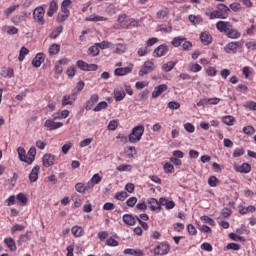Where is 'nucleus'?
<instances>
[{
  "label": "nucleus",
  "mask_w": 256,
  "mask_h": 256,
  "mask_svg": "<svg viewBox=\"0 0 256 256\" xmlns=\"http://www.w3.org/2000/svg\"><path fill=\"white\" fill-rule=\"evenodd\" d=\"M44 127H47L49 131H55V129H60V127H63L62 122H55L54 119H48L44 123Z\"/></svg>",
  "instance_id": "11"
},
{
  "label": "nucleus",
  "mask_w": 256,
  "mask_h": 256,
  "mask_svg": "<svg viewBox=\"0 0 256 256\" xmlns=\"http://www.w3.org/2000/svg\"><path fill=\"white\" fill-rule=\"evenodd\" d=\"M54 120L57 119H67L69 117V110H63L61 112H56L52 115Z\"/></svg>",
  "instance_id": "29"
},
{
  "label": "nucleus",
  "mask_w": 256,
  "mask_h": 256,
  "mask_svg": "<svg viewBox=\"0 0 256 256\" xmlns=\"http://www.w3.org/2000/svg\"><path fill=\"white\" fill-rule=\"evenodd\" d=\"M171 251V246L165 242H161L154 249V255H167Z\"/></svg>",
  "instance_id": "5"
},
{
  "label": "nucleus",
  "mask_w": 256,
  "mask_h": 256,
  "mask_svg": "<svg viewBox=\"0 0 256 256\" xmlns=\"http://www.w3.org/2000/svg\"><path fill=\"white\" fill-rule=\"evenodd\" d=\"M232 26H233V24H231V22H227V21H218L216 23L217 31H219L220 33H225V35H227V33L229 32V30L231 29Z\"/></svg>",
  "instance_id": "7"
},
{
  "label": "nucleus",
  "mask_w": 256,
  "mask_h": 256,
  "mask_svg": "<svg viewBox=\"0 0 256 256\" xmlns=\"http://www.w3.org/2000/svg\"><path fill=\"white\" fill-rule=\"evenodd\" d=\"M77 99V92H73L71 95H64L62 98L63 107H67V105H73Z\"/></svg>",
  "instance_id": "12"
},
{
  "label": "nucleus",
  "mask_w": 256,
  "mask_h": 256,
  "mask_svg": "<svg viewBox=\"0 0 256 256\" xmlns=\"http://www.w3.org/2000/svg\"><path fill=\"white\" fill-rule=\"evenodd\" d=\"M97 101H99V95L94 94L90 97V99L86 102V106L85 109L87 111H91V107H93V105H95V103H97Z\"/></svg>",
  "instance_id": "23"
},
{
  "label": "nucleus",
  "mask_w": 256,
  "mask_h": 256,
  "mask_svg": "<svg viewBox=\"0 0 256 256\" xmlns=\"http://www.w3.org/2000/svg\"><path fill=\"white\" fill-rule=\"evenodd\" d=\"M17 153H18V157H19L20 161L27 163L28 156H27V151H25V148L18 147Z\"/></svg>",
  "instance_id": "28"
},
{
  "label": "nucleus",
  "mask_w": 256,
  "mask_h": 256,
  "mask_svg": "<svg viewBox=\"0 0 256 256\" xmlns=\"http://www.w3.org/2000/svg\"><path fill=\"white\" fill-rule=\"evenodd\" d=\"M88 55H91L92 57H97V55H99V46L97 44L91 46L88 49Z\"/></svg>",
  "instance_id": "38"
},
{
  "label": "nucleus",
  "mask_w": 256,
  "mask_h": 256,
  "mask_svg": "<svg viewBox=\"0 0 256 256\" xmlns=\"http://www.w3.org/2000/svg\"><path fill=\"white\" fill-rule=\"evenodd\" d=\"M217 183H219V180L215 176H211L208 179V185H210V187H217Z\"/></svg>",
  "instance_id": "61"
},
{
  "label": "nucleus",
  "mask_w": 256,
  "mask_h": 256,
  "mask_svg": "<svg viewBox=\"0 0 256 256\" xmlns=\"http://www.w3.org/2000/svg\"><path fill=\"white\" fill-rule=\"evenodd\" d=\"M125 95V90L123 89L114 90V97L116 101H123V99H125Z\"/></svg>",
  "instance_id": "31"
},
{
  "label": "nucleus",
  "mask_w": 256,
  "mask_h": 256,
  "mask_svg": "<svg viewBox=\"0 0 256 256\" xmlns=\"http://www.w3.org/2000/svg\"><path fill=\"white\" fill-rule=\"evenodd\" d=\"M72 235L74 237H83V228L80 226H73L72 229Z\"/></svg>",
  "instance_id": "34"
},
{
  "label": "nucleus",
  "mask_w": 256,
  "mask_h": 256,
  "mask_svg": "<svg viewBox=\"0 0 256 256\" xmlns=\"http://www.w3.org/2000/svg\"><path fill=\"white\" fill-rule=\"evenodd\" d=\"M19 7H20L19 4L10 6L8 9L4 11V15H6V17H9V15H11L14 11H17Z\"/></svg>",
  "instance_id": "47"
},
{
  "label": "nucleus",
  "mask_w": 256,
  "mask_h": 256,
  "mask_svg": "<svg viewBox=\"0 0 256 256\" xmlns=\"http://www.w3.org/2000/svg\"><path fill=\"white\" fill-rule=\"evenodd\" d=\"M135 219H137V216L135 217L132 214H124L122 217L123 223L129 227H133V225H135Z\"/></svg>",
  "instance_id": "16"
},
{
  "label": "nucleus",
  "mask_w": 256,
  "mask_h": 256,
  "mask_svg": "<svg viewBox=\"0 0 256 256\" xmlns=\"http://www.w3.org/2000/svg\"><path fill=\"white\" fill-rule=\"evenodd\" d=\"M127 73H131V68L124 67V68H116L114 74L117 77H123V75H127Z\"/></svg>",
  "instance_id": "27"
},
{
  "label": "nucleus",
  "mask_w": 256,
  "mask_h": 256,
  "mask_svg": "<svg viewBox=\"0 0 256 256\" xmlns=\"http://www.w3.org/2000/svg\"><path fill=\"white\" fill-rule=\"evenodd\" d=\"M169 53V46L161 44L154 50V57H165Z\"/></svg>",
  "instance_id": "10"
},
{
  "label": "nucleus",
  "mask_w": 256,
  "mask_h": 256,
  "mask_svg": "<svg viewBox=\"0 0 256 256\" xmlns=\"http://www.w3.org/2000/svg\"><path fill=\"white\" fill-rule=\"evenodd\" d=\"M201 221H203V223H209L212 227H215V220L209 216H202Z\"/></svg>",
  "instance_id": "56"
},
{
  "label": "nucleus",
  "mask_w": 256,
  "mask_h": 256,
  "mask_svg": "<svg viewBox=\"0 0 256 256\" xmlns=\"http://www.w3.org/2000/svg\"><path fill=\"white\" fill-rule=\"evenodd\" d=\"M128 197L129 194H127V192L125 191L117 192L114 196V198L117 199L118 201H125V199H127Z\"/></svg>",
  "instance_id": "42"
},
{
  "label": "nucleus",
  "mask_w": 256,
  "mask_h": 256,
  "mask_svg": "<svg viewBox=\"0 0 256 256\" xmlns=\"http://www.w3.org/2000/svg\"><path fill=\"white\" fill-rule=\"evenodd\" d=\"M163 169L165 173H173V171H175V166L169 162H166L163 166Z\"/></svg>",
  "instance_id": "50"
},
{
  "label": "nucleus",
  "mask_w": 256,
  "mask_h": 256,
  "mask_svg": "<svg viewBox=\"0 0 256 256\" xmlns=\"http://www.w3.org/2000/svg\"><path fill=\"white\" fill-rule=\"evenodd\" d=\"M176 63L173 61H169L162 65V71H165V73H169V71H173Z\"/></svg>",
  "instance_id": "33"
},
{
  "label": "nucleus",
  "mask_w": 256,
  "mask_h": 256,
  "mask_svg": "<svg viewBox=\"0 0 256 256\" xmlns=\"http://www.w3.org/2000/svg\"><path fill=\"white\" fill-rule=\"evenodd\" d=\"M222 122L225 124V125H228V126H231V125H234L235 123V118L231 115H227V116H224L222 118Z\"/></svg>",
  "instance_id": "41"
},
{
  "label": "nucleus",
  "mask_w": 256,
  "mask_h": 256,
  "mask_svg": "<svg viewBox=\"0 0 256 256\" xmlns=\"http://www.w3.org/2000/svg\"><path fill=\"white\" fill-rule=\"evenodd\" d=\"M158 31H162L163 33H171L173 31V26L167 24L158 25Z\"/></svg>",
  "instance_id": "36"
},
{
  "label": "nucleus",
  "mask_w": 256,
  "mask_h": 256,
  "mask_svg": "<svg viewBox=\"0 0 256 256\" xmlns=\"http://www.w3.org/2000/svg\"><path fill=\"white\" fill-rule=\"evenodd\" d=\"M156 19L159 21H165V19H169V8L165 7L157 11Z\"/></svg>",
  "instance_id": "15"
},
{
  "label": "nucleus",
  "mask_w": 256,
  "mask_h": 256,
  "mask_svg": "<svg viewBox=\"0 0 256 256\" xmlns=\"http://www.w3.org/2000/svg\"><path fill=\"white\" fill-rule=\"evenodd\" d=\"M67 19H69V14L63 12L59 13L57 16L58 23H63L64 21H67Z\"/></svg>",
  "instance_id": "52"
},
{
  "label": "nucleus",
  "mask_w": 256,
  "mask_h": 256,
  "mask_svg": "<svg viewBox=\"0 0 256 256\" xmlns=\"http://www.w3.org/2000/svg\"><path fill=\"white\" fill-rule=\"evenodd\" d=\"M235 171H237V173H250L251 165H249V163H243L241 166H235Z\"/></svg>",
  "instance_id": "25"
},
{
  "label": "nucleus",
  "mask_w": 256,
  "mask_h": 256,
  "mask_svg": "<svg viewBox=\"0 0 256 256\" xmlns=\"http://www.w3.org/2000/svg\"><path fill=\"white\" fill-rule=\"evenodd\" d=\"M4 243L11 251H17V245L15 244V240L13 238H5Z\"/></svg>",
  "instance_id": "26"
},
{
  "label": "nucleus",
  "mask_w": 256,
  "mask_h": 256,
  "mask_svg": "<svg viewBox=\"0 0 256 256\" xmlns=\"http://www.w3.org/2000/svg\"><path fill=\"white\" fill-rule=\"evenodd\" d=\"M61 51V46L59 44H52L49 47L50 55H57Z\"/></svg>",
  "instance_id": "37"
},
{
  "label": "nucleus",
  "mask_w": 256,
  "mask_h": 256,
  "mask_svg": "<svg viewBox=\"0 0 256 256\" xmlns=\"http://www.w3.org/2000/svg\"><path fill=\"white\" fill-rule=\"evenodd\" d=\"M165 207L166 209H174L175 203L172 200H168L167 198H160V206Z\"/></svg>",
  "instance_id": "24"
},
{
  "label": "nucleus",
  "mask_w": 256,
  "mask_h": 256,
  "mask_svg": "<svg viewBox=\"0 0 256 256\" xmlns=\"http://www.w3.org/2000/svg\"><path fill=\"white\" fill-rule=\"evenodd\" d=\"M2 75L4 77L11 78V77H14L15 72L13 71V68H8V69L2 71Z\"/></svg>",
  "instance_id": "55"
},
{
  "label": "nucleus",
  "mask_w": 256,
  "mask_h": 256,
  "mask_svg": "<svg viewBox=\"0 0 256 256\" xmlns=\"http://www.w3.org/2000/svg\"><path fill=\"white\" fill-rule=\"evenodd\" d=\"M183 41H186V38L181 36L175 37L172 40V45L173 47H181V45L183 44Z\"/></svg>",
  "instance_id": "39"
},
{
  "label": "nucleus",
  "mask_w": 256,
  "mask_h": 256,
  "mask_svg": "<svg viewBox=\"0 0 256 256\" xmlns=\"http://www.w3.org/2000/svg\"><path fill=\"white\" fill-rule=\"evenodd\" d=\"M92 185H99L100 181H103V177H101L99 174H94L92 178L89 180Z\"/></svg>",
  "instance_id": "45"
},
{
  "label": "nucleus",
  "mask_w": 256,
  "mask_h": 256,
  "mask_svg": "<svg viewBox=\"0 0 256 256\" xmlns=\"http://www.w3.org/2000/svg\"><path fill=\"white\" fill-rule=\"evenodd\" d=\"M16 199L17 201H20V203H22V205H27V196H25V194L23 193H19L16 195Z\"/></svg>",
  "instance_id": "51"
},
{
  "label": "nucleus",
  "mask_w": 256,
  "mask_h": 256,
  "mask_svg": "<svg viewBox=\"0 0 256 256\" xmlns=\"http://www.w3.org/2000/svg\"><path fill=\"white\" fill-rule=\"evenodd\" d=\"M239 47H241V42H230L224 47V51L228 54H235L237 53Z\"/></svg>",
  "instance_id": "8"
},
{
  "label": "nucleus",
  "mask_w": 256,
  "mask_h": 256,
  "mask_svg": "<svg viewBox=\"0 0 256 256\" xmlns=\"http://www.w3.org/2000/svg\"><path fill=\"white\" fill-rule=\"evenodd\" d=\"M41 167H39V165H36L30 172L29 174V180L31 181V183H35L37 181V179H39V171H40Z\"/></svg>",
  "instance_id": "18"
},
{
  "label": "nucleus",
  "mask_w": 256,
  "mask_h": 256,
  "mask_svg": "<svg viewBox=\"0 0 256 256\" xmlns=\"http://www.w3.org/2000/svg\"><path fill=\"white\" fill-rule=\"evenodd\" d=\"M137 153V150L133 146H128L124 149V155L128 157V159H133V155Z\"/></svg>",
  "instance_id": "30"
},
{
  "label": "nucleus",
  "mask_w": 256,
  "mask_h": 256,
  "mask_svg": "<svg viewBox=\"0 0 256 256\" xmlns=\"http://www.w3.org/2000/svg\"><path fill=\"white\" fill-rule=\"evenodd\" d=\"M45 17V9L43 7H37L33 12V18L39 25H45V20L43 19Z\"/></svg>",
  "instance_id": "4"
},
{
  "label": "nucleus",
  "mask_w": 256,
  "mask_h": 256,
  "mask_svg": "<svg viewBox=\"0 0 256 256\" xmlns=\"http://www.w3.org/2000/svg\"><path fill=\"white\" fill-rule=\"evenodd\" d=\"M107 107H108L107 102L102 101V102L98 103L96 105V107H94L93 111H95V113H97L99 111H103V109H107Z\"/></svg>",
  "instance_id": "44"
},
{
  "label": "nucleus",
  "mask_w": 256,
  "mask_h": 256,
  "mask_svg": "<svg viewBox=\"0 0 256 256\" xmlns=\"http://www.w3.org/2000/svg\"><path fill=\"white\" fill-rule=\"evenodd\" d=\"M58 9H59V4L57 3V1L52 0L50 2L49 9L47 11V16L53 17L55 13H57Z\"/></svg>",
  "instance_id": "17"
},
{
  "label": "nucleus",
  "mask_w": 256,
  "mask_h": 256,
  "mask_svg": "<svg viewBox=\"0 0 256 256\" xmlns=\"http://www.w3.org/2000/svg\"><path fill=\"white\" fill-rule=\"evenodd\" d=\"M127 51V45L126 44H118L116 47L115 53H125Z\"/></svg>",
  "instance_id": "59"
},
{
  "label": "nucleus",
  "mask_w": 256,
  "mask_h": 256,
  "mask_svg": "<svg viewBox=\"0 0 256 256\" xmlns=\"http://www.w3.org/2000/svg\"><path fill=\"white\" fill-rule=\"evenodd\" d=\"M148 205L151 211H156V213H159L161 211V198L159 201L155 198H149Z\"/></svg>",
  "instance_id": "9"
},
{
  "label": "nucleus",
  "mask_w": 256,
  "mask_h": 256,
  "mask_svg": "<svg viewBox=\"0 0 256 256\" xmlns=\"http://www.w3.org/2000/svg\"><path fill=\"white\" fill-rule=\"evenodd\" d=\"M23 21H25V15H16L12 17V23H14V25H19V23Z\"/></svg>",
  "instance_id": "48"
},
{
  "label": "nucleus",
  "mask_w": 256,
  "mask_h": 256,
  "mask_svg": "<svg viewBox=\"0 0 256 256\" xmlns=\"http://www.w3.org/2000/svg\"><path fill=\"white\" fill-rule=\"evenodd\" d=\"M200 40L203 45H210L211 41H213V37L209 32H202L200 34Z\"/></svg>",
  "instance_id": "22"
},
{
  "label": "nucleus",
  "mask_w": 256,
  "mask_h": 256,
  "mask_svg": "<svg viewBox=\"0 0 256 256\" xmlns=\"http://www.w3.org/2000/svg\"><path fill=\"white\" fill-rule=\"evenodd\" d=\"M42 163L44 167H52V165H55V155L45 154L42 158Z\"/></svg>",
  "instance_id": "14"
},
{
  "label": "nucleus",
  "mask_w": 256,
  "mask_h": 256,
  "mask_svg": "<svg viewBox=\"0 0 256 256\" xmlns=\"http://www.w3.org/2000/svg\"><path fill=\"white\" fill-rule=\"evenodd\" d=\"M231 213H233V211L230 208H224L221 211V215L224 217V219L231 217Z\"/></svg>",
  "instance_id": "60"
},
{
  "label": "nucleus",
  "mask_w": 256,
  "mask_h": 256,
  "mask_svg": "<svg viewBox=\"0 0 256 256\" xmlns=\"http://www.w3.org/2000/svg\"><path fill=\"white\" fill-rule=\"evenodd\" d=\"M243 133H245V135H253L255 133V128L253 126H245L243 128Z\"/></svg>",
  "instance_id": "58"
},
{
  "label": "nucleus",
  "mask_w": 256,
  "mask_h": 256,
  "mask_svg": "<svg viewBox=\"0 0 256 256\" xmlns=\"http://www.w3.org/2000/svg\"><path fill=\"white\" fill-rule=\"evenodd\" d=\"M118 23L122 29H133L139 27V22L133 18L127 17V14H122L118 17Z\"/></svg>",
  "instance_id": "2"
},
{
  "label": "nucleus",
  "mask_w": 256,
  "mask_h": 256,
  "mask_svg": "<svg viewBox=\"0 0 256 256\" xmlns=\"http://www.w3.org/2000/svg\"><path fill=\"white\" fill-rule=\"evenodd\" d=\"M155 69V64L151 61L144 62L143 66L139 70L138 75L140 77H143V75H147L148 73H151Z\"/></svg>",
  "instance_id": "6"
},
{
  "label": "nucleus",
  "mask_w": 256,
  "mask_h": 256,
  "mask_svg": "<svg viewBox=\"0 0 256 256\" xmlns=\"http://www.w3.org/2000/svg\"><path fill=\"white\" fill-rule=\"evenodd\" d=\"M229 13H231V9L227 7V5L218 4L217 9L210 13L206 12V16L209 17V19H227Z\"/></svg>",
  "instance_id": "1"
},
{
  "label": "nucleus",
  "mask_w": 256,
  "mask_h": 256,
  "mask_svg": "<svg viewBox=\"0 0 256 256\" xmlns=\"http://www.w3.org/2000/svg\"><path fill=\"white\" fill-rule=\"evenodd\" d=\"M27 241H29V235L22 234L18 239V245H23V243H27Z\"/></svg>",
  "instance_id": "63"
},
{
  "label": "nucleus",
  "mask_w": 256,
  "mask_h": 256,
  "mask_svg": "<svg viewBox=\"0 0 256 256\" xmlns=\"http://www.w3.org/2000/svg\"><path fill=\"white\" fill-rule=\"evenodd\" d=\"M167 89H169V87L166 84H160L159 86H156L152 92V99H157V97L163 95Z\"/></svg>",
  "instance_id": "13"
},
{
  "label": "nucleus",
  "mask_w": 256,
  "mask_h": 256,
  "mask_svg": "<svg viewBox=\"0 0 256 256\" xmlns=\"http://www.w3.org/2000/svg\"><path fill=\"white\" fill-rule=\"evenodd\" d=\"M45 61V54L38 53L35 58L32 60L33 67H41V63Z\"/></svg>",
  "instance_id": "21"
},
{
  "label": "nucleus",
  "mask_w": 256,
  "mask_h": 256,
  "mask_svg": "<svg viewBox=\"0 0 256 256\" xmlns=\"http://www.w3.org/2000/svg\"><path fill=\"white\" fill-rule=\"evenodd\" d=\"M117 127H119V121H117V120H111L108 124V129L110 131H115V129H117Z\"/></svg>",
  "instance_id": "54"
},
{
  "label": "nucleus",
  "mask_w": 256,
  "mask_h": 256,
  "mask_svg": "<svg viewBox=\"0 0 256 256\" xmlns=\"http://www.w3.org/2000/svg\"><path fill=\"white\" fill-rule=\"evenodd\" d=\"M17 231H25V226L21 224H15L11 228V233H17Z\"/></svg>",
  "instance_id": "57"
},
{
  "label": "nucleus",
  "mask_w": 256,
  "mask_h": 256,
  "mask_svg": "<svg viewBox=\"0 0 256 256\" xmlns=\"http://www.w3.org/2000/svg\"><path fill=\"white\" fill-rule=\"evenodd\" d=\"M132 169H133V166H131V164H121L120 166L116 167V170L120 172L131 171Z\"/></svg>",
  "instance_id": "46"
},
{
  "label": "nucleus",
  "mask_w": 256,
  "mask_h": 256,
  "mask_svg": "<svg viewBox=\"0 0 256 256\" xmlns=\"http://www.w3.org/2000/svg\"><path fill=\"white\" fill-rule=\"evenodd\" d=\"M25 55H29V49H27L26 47L23 46L20 49V54H19L18 60L23 61L25 59Z\"/></svg>",
  "instance_id": "49"
},
{
  "label": "nucleus",
  "mask_w": 256,
  "mask_h": 256,
  "mask_svg": "<svg viewBox=\"0 0 256 256\" xmlns=\"http://www.w3.org/2000/svg\"><path fill=\"white\" fill-rule=\"evenodd\" d=\"M60 33H63V26H58L56 29H54L50 34V39H57Z\"/></svg>",
  "instance_id": "40"
},
{
  "label": "nucleus",
  "mask_w": 256,
  "mask_h": 256,
  "mask_svg": "<svg viewBox=\"0 0 256 256\" xmlns=\"http://www.w3.org/2000/svg\"><path fill=\"white\" fill-rule=\"evenodd\" d=\"M188 67L189 71H191L192 73H199V71H201L202 69L201 65H199L198 63H190Z\"/></svg>",
  "instance_id": "43"
},
{
  "label": "nucleus",
  "mask_w": 256,
  "mask_h": 256,
  "mask_svg": "<svg viewBox=\"0 0 256 256\" xmlns=\"http://www.w3.org/2000/svg\"><path fill=\"white\" fill-rule=\"evenodd\" d=\"M28 158L26 160V163L28 165H32L33 161H35V155H37V148L35 146H32L28 151Z\"/></svg>",
  "instance_id": "20"
},
{
  "label": "nucleus",
  "mask_w": 256,
  "mask_h": 256,
  "mask_svg": "<svg viewBox=\"0 0 256 256\" xmlns=\"http://www.w3.org/2000/svg\"><path fill=\"white\" fill-rule=\"evenodd\" d=\"M76 65L78 67V69H81V71H87V62L83 61V60H78L76 62Z\"/></svg>",
  "instance_id": "53"
},
{
  "label": "nucleus",
  "mask_w": 256,
  "mask_h": 256,
  "mask_svg": "<svg viewBox=\"0 0 256 256\" xmlns=\"http://www.w3.org/2000/svg\"><path fill=\"white\" fill-rule=\"evenodd\" d=\"M125 255H135V256H143V251L142 250H135L131 248H127L124 250Z\"/></svg>",
  "instance_id": "32"
},
{
  "label": "nucleus",
  "mask_w": 256,
  "mask_h": 256,
  "mask_svg": "<svg viewBox=\"0 0 256 256\" xmlns=\"http://www.w3.org/2000/svg\"><path fill=\"white\" fill-rule=\"evenodd\" d=\"M126 205L128 207H135V205H137V197H130L127 201H126Z\"/></svg>",
  "instance_id": "62"
},
{
  "label": "nucleus",
  "mask_w": 256,
  "mask_h": 256,
  "mask_svg": "<svg viewBox=\"0 0 256 256\" xmlns=\"http://www.w3.org/2000/svg\"><path fill=\"white\" fill-rule=\"evenodd\" d=\"M229 237L232 241H245V237L243 236H237L235 233H230Z\"/></svg>",
  "instance_id": "64"
},
{
  "label": "nucleus",
  "mask_w": 256,
  "mask_h": 256,
  "mask_svg": "<svg viewBox=\"0 0 256 256\" xmlns=\"http://www.w3.org/2000/svg\"><path fill=\"white\" fill-rule=\"evenodd\" d=\"M145 133V126L138 125L134 127L131 131V133L128 136L130 143H139V140L141 137H143V134Z\"/></svg>",
  "instance_id": "3"
},
{
  "label": "nucleus",
  "mask_w": 256,
  "mask_h": 256,
  "mask_svg": "<svg viewBox=\"0 0 256 256\" xmlns=\"http://www.w3.org/2000/svg\"><path fill=\"white\" fill-rule=\"evenodd\" d=\"M226 37H228V39H239L241 37V32L232 26L226 33Z\"/></svg>",
  "instance_id": "19"
},
{
  "label": "nucleus",
  "mask_w": 256,
  "mask_h": 256,
  "mask_svg": "<svg viewBox=\"0 0 256 256\" xmlns=\"http://www.w3.org/2000/svg\"><path fill=\"white\" fill-rule=\"evenodd\" d=\"M189 21L192 25H199L200 23H203V18L201 16L190 15Z\"/></svg>",
  "instance_id": "35"
}]
</instances>
